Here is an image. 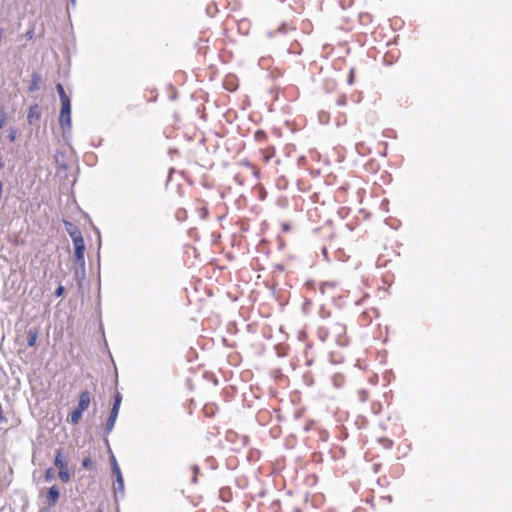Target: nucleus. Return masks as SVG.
<instances>
[{
  "instance_id": "obj_1",
  "label": "nucleus",
  "mask_w": 512,
  "mask_h": 512,
  "mask_svg": "<svg viewBox=\"0 0 512 512\" xmlns=\"http://www.w3.org/2000/svg\"><path fill=\"white\" fill-rule=\"evenodd\" d=\"M61 108L59 113V125L62 129V137L63 140L67 143V145L71 146L70 140L72 138V107H71V98H60Z\"/></svg>"
},
{
  "instance_id": "obj_2",
  "label": "nucleus",
  "mask_w": 512,
  "mask_h": 512,
  "mask_svg": "<svg viewBox=\"0 0 512 512\" xmlns=\"http://www.w3.org/2000/svg\"><path fill=\"white\" fill-rule=\"evenodd\" d=\"M90 405V393L87 390L81 391L78 398L76 407L68 415L67 421L76 425L82 418L83 413Z\"/></svg>"
},
{
  "instance_id": "obj_3",
  "label": "nucleus",
  "mask_w": 512,
  "mask_h": 512,
  "mask_svg": "<svg viewBox=\"0 0 512 512\" xmlns=\"http://www.w3.org/2000/svg\"><path fill=\"white\" fill-rule=\"evenodd\" d=\"M53 464L58 468V477L62 483H68L71 480V472L68 468V460L64 455L62 448L55 450Z\"/></svg>"
},
{
  "instance_id": "obj_4",
  "label": "nucleus",
  "mask_w": 512,
  "mask_h": 512,
  "mask_svg": "<svg viewBox=\"0 0 512 512\" xmlns=\"http://www.w3.org/2000/svg\"><path fill=\"white\" fill-rule=\"evenodd\" d=\"M46 502L49 507L55 506L60 498V490L56 485H52L48 488L46 495Z\"/></svg>"
},
{
  "instance_id": "obj_5",
  "label": "nucleus",
  "mask_w": 512,
  "mask_h": 512,
  "mask_svg": "<svg viewBox=\"0 0 512 512\" xmlns=\"http://www.w3.org/2000/svg\"><path fill=\"white\" fill-rule=\"evenodd\" d=\"M118 415H119V411L110 409L109 416L106 420L104 430H103L105 436L109 435L113 431L116 420L118 418Z\"/></svg>"
},
{
  "instance_id": "obj_6",
  "label": "nucleus",
  "mask_w": 512,
  "mask_h": 512,
  "mask_svg": "<svg viewBox=\"0 0 512 512\" xmlns=\"http://www.w3.org/2000/svg\"><path fill=\"white\" fill-rule=\"evenodd\" d=\"M54 160L58 170L66 171L68 169V163L65 160V153L62 150L57 149L55 151Z\"/></svg>"
},
{
  "instance_id": "obj_7",
  "label": "nucleus",
  "mask_w": 512,
  "mask_h": 512,
  "mask_svg": "<svg viewBox=\"0 0 512 512\" xmlns=\"http://www.w3.org/2000/svg\"><path fill=\"white\" fill-rule=\"evenodd\" d=\"M64 225L67 233L69 234L71 240L79 238L82 236V232L79 227L69 221L64 220Z\"/></svg>"
},
{
  "instance_id": "obj_8",
  "label": "nucleus",
  "mask_w": 512,
  "mask_h": 512,
  "mask_svg": "<svg viewBox=\"0 0 512 512\" xmlns=\"http://www.w3.org/2000/svg\"><path fill=\"white\" fill-rule=\"evenodd\" d=\"M40 119V109L37 104H34L30 106L28 114H27V121L29 124H34Z\"/></svg>"
},
{
  "instance_id": "obj_9",
  "label": "nucleus",
  "mask_w": 512,
  "mask_h": 512,
  "mask_svg": "<svg viewBox=\"0 0 512 512\" xmlns=\"http://www.w3.org/2000/svg\"><path fill=\"white\" fill-rule=\"evenodd\" d=\"M72 243L74 248V254H85L86 246L83 236L72 240Z\"/></svg>"
},
{
  "instance_id": "obj_10",
  "label": "nucleus",
  "mask_w": 512,
  "mask_h": 512,
  "mask_svg": "<svg viewBox=\"0 0 512 512\" xmlns=\"http://www.w3.org/2000/svg\"><path fill=\"white\" fill-rule=\"evenodd\" d=\"M37 338H38V329L29 328L27 331V346L28 347L35 346Z\"/></svg>"
},
{
  "instance_id": "obj_11",
  "label": "nucleus",
  "mask_w": 512,
  "mask_h": 512,
  "mask_svg": "<svg viewBox=\"0 0 512 512\" xmlns=\"http://www.w3.org/2000/svg\"><path fill=\"white\" fill-rule=\"evenodd\" d=\"M74 259L80 270H82V278H85V254H74Z\"/></svg>"
},
{
  "instance_id": "obj_12",
  "label": "nucleus",
  "mask_w": 512,
  "mask_h": 512,
  "mask_svg": "<svg viewBox=\"0 0 512 512\" xmlns=\"http://www.w3.org/2000/svg\"><path fill=\"white\" fill-rule=\"evenodd\" d=\"M41 77L37 73L32 74L31 83L28 87L29 92H34L39 88Z\"/></svg>"
},
{
  "instance_id": "obj_13",
  "label": "nucleus",
  "mask_w": 512,
  "mask_h": 512,
  "mask_svg": "<svg viewBox=\"0 0 512 512\" xmlns=\"http://www.w3.org/2000/svg\"><path fill=\"white\" fill-rule=\"evenodd\" d=\"M122 399H123L122 394L119 391H116V393L113 395V403H112V406L110 409L119 411L121 403H122Z\"/></svg>"
},
{
  "instance_id": "obj_14",
  "label": "nucleus",
  "mask_w": 512,
  "mask_h": 512,
  "mask_svg": "<svg viewBox=\"0 0 512 512\" xmlns=\"http://www.w3.org/2000/svg\"><path fill=\"white\" fill-rule=\"evenodd\" d=\"M55 479V473L52 467H49L44 472V481L52 482Z\"/></svg>"
},
{
  "instance_id": "obj_15",
  "label": "nucleus",
  "mask_w": 512,
  "mask_h": 512,
  "mask_svg": "<svg viewBox=\"0 0 512 512\" xmlns=\"http://www.w3.org/2000/svg\"><path fill=\"white\" fill-rule=\"evenodd\" d=\"M378 441L382 444V446L385 449H391L393 447V444H394V442L391 439L386 438V437H381V438L378 439Z\"/></svg>"
},
{
  "instance_id": "obj_16",
  "label": "nucleus",
  "mask_w": 512,
  "mask_h": 512,
  "mask_svg": "<svg viewBox=\"0 0 512 512\" xmlns=\"http://www.w3.org/2000/svg\"><path fill=\"white\" fill-rule=\"evenodd\" d=\"M116 486L114 487V491L117 494L119 492L121 497H124V480L115 481Z\"/></svg>"
},
{
  "instance_id": "obj_17",
  "label": "nucleus",
  "mask_w": 512,
  "mask_h": 512,
  "mask_svg": "<svg viewBox=\"0 0 512 512\" xmlns=\"http://www.w3.org/2000/svg\"><path fill=\"white\" fill-rule=\"evenodd\" d=\"M7 121V113L3 107H0V129H2Z\"/></svg>"
},
{
  "instance_id": "obj_18",
  "label": "nucleus",
  "mask_w": 512,
  "mask_h": 512,
  "mask_svg": "<svg viewBox=\"0 0 512 512\" xmlns=\"http://www.w3.org/2000/svg\"><path fill=\"white\" fill-rule=\"evenodd\" d=\"M9 141L14 142L17 138V130L15 127H10L8 129V135H7Z\"/></svg>"
},
{
  "instance_id": "obj_19",
  "label": "nucleus",
  "mask_w": 512,
  "mask_h": 512,
  "mask_svg": "<svg viewBox=\"0 0 512 512\" xmlns=\"http://www.w3.org/2000/svg\"><path fill=\"white\" fill-rule=\"evenodd\" d=\"M64 293H65V287L62 284H59L54 291V296L61 297V296H63Z\"/></svg>"
},
{
  "instance_id": "obj_20",
  "label": "nucleus",
  "mask_w": 512,
  "mask_h": 512,
  "mask_svg": "<svg viewBox=\"0 0 512 512\" xmlns=\"http://www.w3.org/2000/svg\"><path fill=\"white\" fill-rule=\"evenodd\" d=\"M318 117L321 123H327L329 121V114L325 111H320Z\"/></svg>"
},
{
  "instance_id": "obj_21",
  "label": "nucleus",
  "mask_w": 512,
  "mask_h": 512,
  "mask_svg": "<svg viewBox=\"0 0 512 512\" xmlns=\"http://www.w3.org/2000/svg\"><path fill=\"white\" fill-rule=\"evenodd\" d=\"M191 469H192V472H193L192 482L196 483L197 482V476H198V474L200 472V468H199L198 465H193L191 467Z\"/></svg>"
},
{
  "instance_id": "obj_22",
  "label": "nucleus",
  "mask_w": 512,
  "mask_h": 512,
  "mask_svg": "<svg viewBox=\"0 0 512 512\" xmlns=\"http://www.w3.org/2000/svg\"><path fill=\"white\" fill-rule=\"evenodd\" d=\"M92 465V459L90 457H84L82 460V467L85 469L90 468Z\"/></svg>"
},
{
  "instance_id": "obj_23",
  "label": "nucleus",
  "mask_w": 512,
  "mask_h": 512,
  "mask_svg": "<svg viewBox=\"0 0 512 512\" xmlns=\"http://www.w3.org/2000/svg\"><path fill=\"white\" fill-rule=\"evenodd\" d=\"M110 464H111V468L114 467V466H119L118 465V462L114 456V454L111 452V455H110Z\"/></svg>"
},
{
  "instance_id": "obj_24",
  "label": "nucleus",
  "mask_w": 512,
  "mask_h": 512,
  "mask_svg": "<svg viewBox=\"0 0 512 512\" xmlns=\"http://www.w3.org/2000/svg\"><path fill=\"white\" fill-rule=\"evenodd\" d=\"M57 91L59 96H67L65 90L61 84H57Z\"/></svg>"
},
{
  "instance_id": "obj_25",
  "label": "nucleus",
  "mask_w": 512,
  "mask_h": 512,
  "mask_svg": "<svg viewBox=\"0 0 512 512\" xmlns=\"http://www.w3.org/2000/svg\"><path fill=\"white\" fill-rule=\"evenodd\" d=\"M334 284L330 283V282H323L320 286V290L322 293H324V290H325V287H333Z\"/></svg>"
},
{
  "instance_id": "obj_26",
  "label": "nucleus",
  "mask_w": 512,
  "mask_h": 512,
  "mask_svg": "<svg viewBox=\"0 0 512 512\" xmlns=\"http://www.w3.org/2000/svg\"><path fill=\"white\" fill-rule=\"evenodd\" d=\"M100 248H101V240H99V246H98V251H97L98 273L100 272Z\"/></svg>"
},
{
  "instance_id": "obj_27",
  "label": "nucleus",
  "mask_w": 512,
  "mask_h": 512,
  "mask_svg": "<svg viewBox=\"0 0 512 512\" xmlns=\"http://www.w3.org/2000/svg\"><path fill=\"white\" fill-rule=\"evenodd\" d=\"M337 106H344L346 104L345 98H338L336 101Z\"/></svg>"
},
{
  "instance_id": "obj_28",
  "label": "nucleus",
  "mask_w": 512,
  "mask_h": 512,
  "mask_svg": "<svg viewBox=\"0 0 512 512\" xmlns=\"http://www.w3.org/2000/svg\"><path fill=\"white\" fill-rule=\"evenodd\" d=\"M75 277L78 278V279H83L82 278V270H80V268L78 267V269H76L75 271Z\"/></svg>"
},
{
  "instance_id": "obj_29",
  "label": "nucleus",
  "mask_w": 512,
  "mask_h": 512,
  "mask_svg": "<svg viewBox=\"0 0 512 512\" xmlns=\"http://www.w3.org/2000/svg\"><path fill=\"white\" fill-rule=\"evenodd\" d=\"M322 254H323V256H324L325 260H326V261H329L328 251H327L326 247H323V248H322Z\"/></svg>"
},
{
  "instance_id": "obj_30",
  "label": "nucleus",
  "mask_w": 512,
  "mask_h": 512,
  "mask_svg": "<svg viewBox=\"0 0 512 512\" xmlns=\"http://www.w3.org/2000/svg\"><path fill=\"white\" fill-rule=\"evenodd\" d=\"M114 476H115V481L124 480L122 472L116 473Z\"/></svg>"
},
{
  "instance_id": "obj_31",
  "label": "nucleus",
  "mask_w": 512,
  "mask_h": 512,
  "mask_svg": "<svg viewBox=\"0 0 512 512\" xmlns=\"http://www.w3.org/2000/svg\"><path fill=\"white\" fill-rule=\"evenodd\" d=\"M111 470H112V473H113L114 475H115L116 473L121 472V469H120V467H119V466H114V467H112V468H111Z\"/></svg>"
},
{
  "instance_id": "obj_32",
  "label": "nucleus",
  "mask_w": 512,
  "mask_h": 512,
  "mask_svg": "<svg viewBox=\"0 0 512 512\" xmlns=\"http://www.w3.org/2000/svg\"><path fill=\"white\" fill-rule=\"evenodd\" d=\"M5 166V163H4V160H3V156H0V170H2Z\"/></svg>"
},
{
  "instance_id": "obj_33",
  "label": "nucleus",
  "mask_w": 512,
  "mask_h": 512,
  "mask_svg": "<svg viewBox=\"0 0 512 512\" xmlns=\"http://www.w3.org/2000/svg\"><path fill=\"white\" fill-rule=\"evenodd\" d=\"M225 87H226V89H227L228 91H230V92H233V91H234V88H232V87H229V86H228V80H227V81H226V83H225Z\"/></svg>"
},
{
  "instance_id": "obj_34",
  "label": "nucleus",
  "mask_w": 512,
  "mask_h": 512,
  "mask_svg": "<svg viewBox=\"0 0 512 512\" xmlns=\"http://www.w3.org/2000/svg\"><path fill=\"white\" fill-rule=\"evenodd\" d=\"M26 37H27L28 39H31V38L33 37V31H28V32L26 33Z\"/></svg>"
},
{
  "instance_id": "obj_35",
  "label": "nucleus",
  "mask_w": 512,
  "mask_h": 512,
  "mask_svg": "<svg viewBox=\"0 0 512 512\" xmlns=\"http://www.w3.org/2000/svg\"><path fill=\"white\" fill-rule=\"evenodd\" d=\"M38 512H50V509L46 508V507H42V508H40V510Z\"/></svg>"
},
{
  "instance_id": "obj_36",
  "label": "nucleus",
  "mask_w": 512,
  "mask_h": 512,
  "mask_svg": "<svg viewBox=\"0 0 512 512\" xmlns=\"http://www.w3.org/2000/svg\"><path fill=\"white\" fill-rule=\"evenodd\" d=\"M261 135H264V132H263V131L258 130V131L256 132V136H257V137H261Z\"/></svg>"
},
{
  "instance_id": "obj_37",
  "label": "nucleus",
  "mask_w": 512,
  "mask_h": 512,
  "mask_svg": "<svg viewBox=\"0 0 512 512\" xmlns=\"http://www.w3.org/2000/svg\"><path fill=\"white\" fill-rule=\"evenodd\" d=\"M282 227H283V230H285V231L289 230V225L286 223L283 224Z\"/></svg>"
},
{
  "instance_id": "obj_38",
  "label": "nucleus",
  "mask_w": 512,
  "mask_h": 512,
  "mask_svg": "<svg viewBox=\"0 0 512 512\" xmlns=\"http://www.w3.org/2000/svg\"><path fill=\"white\" fill-rule=\"evenodd\" d=\"M105 444L109 447V441L107 438L104 439Z\"/></svg>"
},
{
  "instance_id": "obj_39",
  "label": "nucleus",
  "mask_w": 512,
  "mask_h": 512,
  "mask_svg": "<svg viewBox=\"0 0 512 512\" xmlns=\"http://www.w3.org/2000/svg\"><path fill=\"white\" fill-rule=\"evenodd\" d=\"M71 4L74 6L76 4V0H70Z\"/></svg>"
},
{
  "instance_id": "obj_40",
  "label": "nucleus",
  "mask_w": 512,
  "mask_h": 512,
  "mask_svg": "<svg viewBox=\"0 0 512 512\" xmlns=\"http://www.w3.org/2000/svg\"><path fill=\"white\" fill-rule=\"evenodd\" d=\"M349 83H352V74L350 75Z\"/></svg>"
},
{
  "instance_id": "obj_41",
  "label": "nucleus",
  "mask_w": 512,
  "mask_h": 512,
  "mask_svg": "<svg viewBox=\"0 0 512 512\" xmlns=\"http://www.w3.org/2000/svg\"><path fill=\"white\" fill-rule=\"evenodd\" d=\"M96 512H102V511H96Z\"/></svg>"
}]
</instances>
